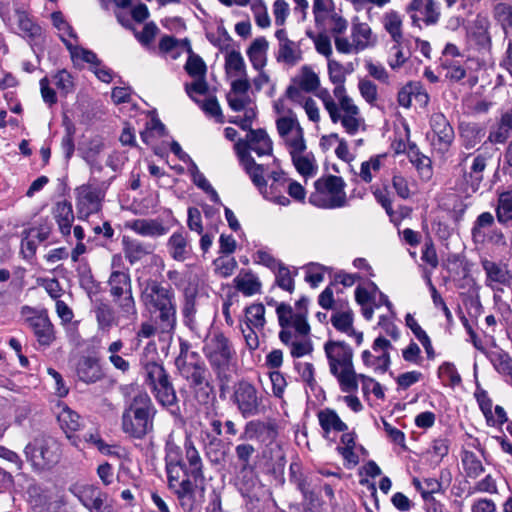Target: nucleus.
<instances>
[{
	"instance_id": "f257e3e1",
	"label": "nucleus",
	"mask_w": 512,
	"mask_h": 512,
	"mask_svg": "<svg viewBox=\"0 0 512 512\" xmlns=\"http://www.w3.org/2000/svg\"><path fill=\"white\" fill-rule=\"evenodd\" d=\"M307 304L308 300L301 298L296 302L295 307L286 303H279L276 306V314L281 327L279 339L289 348L293 358H301L313 352Z\"/></svg>"
},
{
	"instance_id": "f03ea898",
	"label": "nucleus",
	"mask_w": 512,
	"mask_h": 512,
	"mask_svg": "<svg viewBox=\"0 0 512 512\" xmlns=\"http://www.w3.org/2000/svg\"><path fill=\"white\" fill-rule=\"evenodd\" d=\"M140 299L163 334H172L177 324V304L174 292L156 281L146 282Z\"/></svg>"
},
{
	"instance_id": "7ed1b4c3",
	"label": "nucleus",
	"mask_w": 512,
	"mask_h": 512,
	"mask_svg": "<svg viewBox=\"0 0 512 512\" xmlns=\"http://www.w3.org/2000/svg\"><path fill=\"white\" fill-rule=\"evenodd\" d=\"M156 409L149 395L137 390L126 403L121 416V429L131 438L143 439L153 432Z\"/></svg>"
},
{
	"instance_id": "20e7f679",
	"label": "nucleus",
	"mask_w": 512,
	"mask_h": 512,
	"mask_svg": "<svg viewBox=\"0 0 512 512\" xmlns=\"http://www.w3.org/2000/svg\"><path fill=\"white\" fill-rule=\"evenodd\" d=\"M332 96L327 89L320 90L316 95L321 100L324 109L333 124H340L344 131L354 136L365 130V119L353 98L348 94Z\"/></svg>"
},
{
	"instance_id": "39448f33",
	"label": "nucleus",
	"mask_w": 512,
	"mask_h": 512,
	"mask_svg": "<svg viewBox=\"0 0 512 512\" xmlns=\"http://www.w3.org/2000/svg\"><path fill=\"white\" fill-rule=\"evenodd\" d=\"M329 371L337 379L344 393L358 390V375L353 364V350L343 341L328 340L324 344Z\"/></svg>"
},
{
	"instance_id": "423d86ee",
	"label": "nucleus",
	"mask_w": 512,
	"mask_h": 512,
	"mask_svg": "<svg viewBox=\"0 0 512 512\" xmlns=\"http://www.w3.org/2000/svg\"><path fill=\"white\" fill-rule=\"evenodd\" d=\"M175 364L181 376L194 388L196 398L200 402H206L211 391L208 381L209 372L198 353L190 351L187 342H180V353Z\"/></svg>"
},
{
	"instance_id": "0eeeda50",
	"label": "nucleus",
	"mask_w": 512,
	"mask_h": 512,
	"mask_svg": "<svg viewBox=\"0 0 512 512\" xmlns=\"http://www.w3.org/2000/svg\"><path fill=\"white\" fill-rule=\"evenodd\" d=\"M493 153L488 148H478L473 152L460 151L455 169L462 176L464 183L472 191H477L484 179V172L491 162Z\"/></svg>"
},
{
	"instance_id": "6e6552de",
	"label": "nucleus",
	"mask_w": 512,
	"mask_h": 512,
	"mask_svg": "<svg viewBox=\"0 0 512 512\" xmlns=\"http://www.w3.org/2000/svg\"><path fill=\"white\" fill-rule=\"evenodd\" d=\"M315 191L309 202L318 208L335 209L346 205L347 196L344 180L335 175L322 176L314 183Z\"/></svg>"
},
{
	"instance_id": "1a4fd4ad",
	"label": "nucleus",
	"mask_w": 512,
	"mask_h": 512,
	"mask_svg": "<svg viewBox=\"0 0 512 512\" xmlns=\"http://www.w3.org/2000/svg\"><path fill=\"white\" fill-rule=\"evenodd\" d=\"M231 401L243 418L259 416L266 412L264 394L247 380H240L234 384Z\"/></svg>"
},
{
	"instance_id": "9d476101",
	"label": "nucleus",
	"mask_w": 512,
	"mask_h": 512,
	"mask_svg": "<svg viewBox=\"0 0 512 512\" xmlns=\"http://www.w3.org/2000/svg\"><path fill=\"white\" fill-rule=\"evenodd\" d=\"M484 273V285L493 292L494 298L500 297L506 288L512 287V265L508 260L480 259Z\"/></svg>"
},
{
	"instance_id": "9b49d317",
	"label": "nucleus",
	"mask_w": 512,
	"mask_h": 512,
	"mask_svg": "<svg viewBox=\"0 0 512 512\" xmlns=\"http://www.w3.org/2000/svg\"><path fill=\"white\" fill-rule=\"evenodd\" d=\"M211 367L218 373L226 371L235 357V350L229 339L221 332H212L206 339L203 347Z\"/></svg>"
},
{
	"instance_id": "f8f14e48",
	"label": "nucleus",
	"mask_w": 512,
	"mask_h": 512,
	"mask_svg": "<svg viewBox=\"0 0 512 512\" xmlns=\"http://www.w3.org/2000/svg\"><path fill=\"white\" fill-rule=\"evenodd\" d=\"M108 285L119 315L124 318L136 316L137 309L132 295L129 274L122 271H113L108 279Z\"/></svg>"
},
{
	"instance_id": "ddd939ff",
	"label": "nucleus",
	"mask_w": 512,
	"mask_h": 512,
	"mask_svg": "<svg viewBox=\"0 0 512 512\" xmlns=\"http://www.w3.org/2000/svg\"><path fill=\"white\" fill-rule=\"evenodd\" d=\"M20 315L24 323L32 330L38 344L44 348L55 341V331L47 310L23 306Z\"/></svg>"
},
{
	"instance_id": "4468645a",
	"label": "nucleus",
	"mask_w": 512,
	"mask_h": 512,
	"mask_svg": "<svg viewBox=\"0 0 512 512\" xmlns=\"http://www.w3.org/2000/svg\"><path fill=\"white\" fill-rule=\"evenodd\" d=\"M26 457L37 469H45L59 458V444L49 436L35 438L25 447Z\"/></svg>"
},
{
	"instance_id": "2eb2a0df",
	"label": "nucleus",
	"mask_w": 512,
	"mask_h": 512,
	"mask_svg": "<svg viewBox=\"0 0 512 512\" xmlns=\"http://www.w3.org/2000/svg\"><path fill=\"white\" fill-rule=\"evenodd\" d=\"M429 124L432 132L431 147L440 157L446 158L454 144V129L442 112L432 113Z\"/></svg>"
},
{
	"instance_id": "dca6fc26",
	"label": "nucleus",
	"mask_w": 512,
	"mask_h": 512,
	"mask_svg": "<svg viewBox=\"0 0 512 512\" xmlns=\"http://www.w3.org/2000/svg\"><path fill=\"white\" fill-rule=\"evenodd\" d=\"M376 38L368 23L354 21L351 27V40L336 38V50L341 54H357L374 46Z\"/></svg>"
},
{
	"instance_id": "f3484780",
	"label": "nucleus",
	"mask_w": 512,
	"mask_h": 512,
	"mask_svg": "<svg viewBox=\"0 0 512 512\" xmlns=\"http://www.w3.org/2000/svg\"><path fill=\"white\" fill-rule=\"evenodd\" d=\"M247 92L237 91L231 87V91L227 94L229 107L236 112L244 111L243 117H233L229 119V122L238 125L243 130L250 129L252 121L256 117L255 108Z\"/></svg>"
},
{
	"instance_id": "a211bd4d",
	"label": "nucleus",
	"mask_w": 512,
	"mask_h": 512,
	"mask_svg": "<svg viewBox=\"0 0 512 512\" xmlns=\"http://www.w3.org/2000/svg\"><path fill=\"white\" fill-rule=\"evenodd\" d=\"M392 344L384 337L374 340L372 350H364L361 354L363 364L376 373H385L390 366V354Z\"/></svg>"
},
{
	"instance_id": "6ab92c4d",
	"label": "nucleus",
	"mask_w": 512,
	"mask_h": 512,
	"mask_svg": "<svg viewBox=\"0 0 512 512\" xmlns=\"http://www.w3.org/2000/svg\"><path fill=\"white\" fill-rule=\"evenodd\" d=\"M226 75L233 79L231 86L237 91H248L250 81L247 74L246 63L239 51L232 50L225 56Z\"/></svg>"
},
{
	"instance_id": "aec40b11",
	"label": "nucleus",
	"mask_w": 512,
	"mask_h": 512,
	"mask_svg": "<svg viewBox=\"0 0 512 512\" xmlns=\"http://www.w3.org/2000/svg\"><path fill=\"white\" fill-rule=\"evenodd\" d=\"M406 12L410 15L412 25L418 28H421V21L430 26L435 25L440 18V9L434 0H411Z\"/></svg>"
},
{
	"instance_id": "412c9836",
	"label": "nucleus",
	"mask_w": 512,
	"mask_h": 512,
	"mask_svg": "<svg viewBox=\"0 0 512 512\" xmlns=\"http://www.w3.org/2000/svg\"><path fill=\"white\" fill-rule=\"evenodd\" d=\"M77 208L81 215L88 217L101 209L104 198L103 191L91 183L81 185L76 189Z\"/></svg>"
},
{
	"instance_id": "4be33fe9",
	"label": "nucleus",
	"mask_w": 512,
	"mask_h": 512,
	"mask_svg": "<svg viewBox=\"0 0 512 512\" xmlns=\"http://www.w3.org/2000/svg\"><path fill=\"white\" fill-rule=\"evenodd\" d=\"M246 139H240L235 143V151L238 155V145L243 144L244 154H250V150L254 151L258 156L270 155L272 153V141L268 134L262 130H253L251 127L247 129Z\"/></svg>"
},
{
	"instance_id": "5701e85b",
	"label": "nucleus",
	"mask_w": 512,
	"mask_h": 512,
	"mask_svg": "<svg viewBox=\"0 0 512 512\" xmlns=\"http://www.w3.org/2000/svg\"><path fill=\"white\" fill-rule=\"evenodd\" d=\"M276 436L277 431L271 423L261 420H250L245 424L239 440L248 443L251 441L271 443Z\"/></svg>"
},
{
	"instance_id": "b1692460",
	"label": "nucleus",
	"mask_w": 512,
	"mask_h": 512,
	"mask_svg": "<svg viewBox=\"0 0 512 512\" xmlns=\"http://www.w3.org/2000/svg\"><path fill=\"white\" fill-rule=\"evenodd\" d=\"M278 40V51L276 60L289 66H294L302 60V51L299 43L290 40L285 29H279L275 32Z\"/></svg>"
},
{
	"instance_id": "393cba45",
	"label": "nucleus",
	"mask_w": 512,
	"mask_h": 512,
	"mask_svg": "<svg viewBox=\"0 0 512 512\" xmlns=\"http://www.w3.org/2000/svg\"><path fill=\"white\" fill-rule=\"evenodd\" d=\"M71 492L90 512H101L107 495L90 484L75 485Z\"/></svg>"
},
{
	"instance_id": "a878e982",
	"label": "nucleus",
	"mask_w": 512,
	"mask_h": 512,
	"mask_svg": "<svg viewBox=\"0 0 512 512\" xmlns=\"http://www.w3.org/2000/svg\"><path fill=\"white\" fill-rule=\"evenodd\" d=\"M197 482L195 480L192 482L189 478H183L174 488L181 507L187 512L192 511L203 498L204 487L198 486Z\"/></svg>"
},
{
	"instance_id": "bb28decb",
	"label": "nucleus",
	"mask_w": 512,
	"mask_h": 512,
	"mask_svg": "<svg viewBox=\"0 0 512 512\" xmlns=\"http://www.w3.org/2000/svg\"><path fill=\"white\" fill-rule=\"evenodd\" d=\"M270 185H265L260 193L263 197L275 204L288 206L290 199L284 195L286 191L287 176L283 171H274L270 175Z\"/></svg>"
},
{
	"instance_id": "cd10ccee",
	"label": "nucleus",
	"mask_w": 512,
	"mask_h": 512,
	"mask_svg": "<svg viewBox=\"0 0 512 512\" xmlns=\"http://www.w3.org/2000/svg\"><path fill=\"white\" fill-rule=\"evenodd\" d=\"M125 227L142 237L157 238L167 233L168 229L157 219H133L125 223Z\"/></svg>"
},
{
	"instance_id": "c85d7f7f",
	"label": "nucleus",
	"mask_w": 512,
	"mask_h": 512,
	"mask_svg": "<svg viewBox=\"0 0 512 512\" xmlns=\"http://www.w3.org/2000/svg\"><path fill=\"white\" fill-rule=\"evenodd\" d=\"M286 96L293 103L301 106L309 121L318 124L321 120V112L317 102L310 96H305L295 86H289L286 90Z\"/></svg>"
},
{
	"instance_id": "c756f323",
	"label": "nucleus",
	"mask_w": 512,
	"mask_h": 512,
	"mask_svg": "<svg viewBox=\"0 0 512 512\" xmlns=\"http://www.w3.org/2000/svg\"><path fill=\"white\" fill-rule=\"evenodd\" d=\"M75 372L78 379L87 384L95 383L104 377L99 361L90 356H83L78 360Z\"/></svg>"
},
{
	"instance_id": "7c9ffc66",
	"label": "nucleus",
	"mask_w": 512,
	"mask_h": 512,
	"mask_svg": "<svg viewBox=\"0 0 512 512\" xmlns=\"http://www.w3.org/2000/svg\"><path fill=\"white\" fill-rule=\"evenodd\" d=\"M458 134L461 146L468 152L481 143L485 130L478 123L461 121L458 124Z\"/></svg>"
},
{
	"instance_id": "2f4dec72",
	"label": "nucleus",
	"mask_w": 512,
	"mask_h": 512,
	"mask_svg": "<svg viewBox=\"0 0 512 512\" xmlns=\"http://www.w3.org/2000/svg\"><path fill=\"white\" fill-rule=\"evenodd\" d=\"M221 4L227 7L239 6L245 7L250 4L251 11L254 15L256 24L260 28H268L271 25V20L268 14L267 6L263 0H218Z\"/></svg>"
},
{
	"instance_id": "473e14b6",
	"label": "nucleus",
	"mask_w": 512,
	"mask_h": 512,
	"mask_svg": "<svg viewBox=\"0 0 512 512\" xmlns=\"http://www.w3.org/2000/svg\"><path fill=\"white\" fill-rule=\"evenodd\" d=\"M243 147V144L238 145V158L251 181L260 192L267 183L264 178V166L257 164L250 154H244L242 152L244 150Z\"/></svg>"
},
{
	"instance_id": "72a5a7b5",
	"label": "nucleus",
	"mask_w": 512,
	"mask_h": 512,
	"mask_svg": "<svg viewBox=\"0 0 512 512\" xmlns=\"http://www.w3.org/2000/svg\"><path fill=\"white\" fill-rule=\"evenodd\" d=\"M169 255L178 262H184L191 257L192 247L187 237L181 232H174L167 241Z\"/></svg>"
},
{
	"instance_id": "f704fd0d",
	"label": "nucleus",
	"mask_w": 512,
	"mask_h": 512,
	"mask_svg": "<svg viewBox=\"0 0 512 512\" xmlns=\"http://www.w3.org/2000/svg\"><path fill=\"white\" fill-rule=\"evenodd\" d=\"M328 76L332 84L335 85L331 95L337 96L338 91L342 95L348 94L345 88V81L347 75L352 71V68L344 66L342 63L335 59H329L327 63Z\"/></svg>"
},
{
	"instance_id": "c9c22d12",
	"label": "nucleus",
	"mask_w": 512,
	"mask_h": 512,
	"mask_svg": "<svg viewBox=\"0 0 512 512\" xmlns=\"http://www.w3.org/2000/svg\"><path fill=\"white\" fill-rule=\"evenodd\" d=\"M268 49L269 43L265 37L255 38L247 48V57L255 70L261 71L267 65Z\"/></svg>"
},
{
	"instance_id": "e433bc0d",
	"label": "nucleus",
	"mask_w": 512,
	"mask_h": 512,
	"mask_svg": "<svg viewBox=\"0 0 512 512\" xmlns=\"http://www.w3.org/2000/svg\"><path fill=\"white\" fill-rule=\"evenodd\" d=\"M122 244L125 258L130 264H135L154 251L153 245L143 243L128 236H123Z\"/></svg>"
},
{
	"instance_id": "4c0bfd02",
	"label": "nucleus",
	"mask_w": 512,
	"mask_h": 512,
	"mask_svg": "<svg viewBox=\"0 0 512 512\" xmlns=\"http://www.w3.org/2000/svg\"><path fill=\"white\" fill-rule=\"evenodd\" d=\"M93 312L100 330H109L117 323L115 311L103 299L93 300Z\"/></svg>"
},
{
	"instance_id": "58836bf2",
	"label": "nucleus",
	"mask_w": 512,
	"mask_h": 512,
	"mask_svg": "<svg viewBox=\"0 0 512 512\" xmlns=\"http://www.w3.org/2000/svg\"><path fill=\"white\" fill-rule=\"evenodd\" d=\"M381 22L393 43L404 42L403 19L397 11L390 10L384 13Z\"/></svg>"
},
{
	"instance_id": "ea45409f",
	"label": "nucleus",
	"mask_w": 512,
	"mask_h": 512,
	"mask_svg": "<svg viewBox=\"0 0 512 512\" xmlns=\"http://www.w3.org/2000/svg\"><path fill=\"white\" fill-rule=\"evenodd\" d=\"M512 133V107L501 114L499 122L495 129L491 130L488 140L491 143L503 144Z\"/></svg>"
},
{
	"instance_id": "a19ab883",
	"label": "nucleus",
	"mask_w": 512,
	"mask_h": 512,
	"mask_svg": "<svg viewBox=\"0 0 512 512\" xmlns=\"http://www.w3.org/2000/svg\"><path fill=\"white\" fill-rule=\"evenodd\" d=\"M293 165L297 172L304 178H310L316 175L318 165L312 152H300L291 155Z\"/></svg>"
},
{
	"instance_id": "79ce46f5",
	"label": "nucleus",
	"mask_w": 512,
	"mask_h": 512,
	"mask_svg": "<svg viewBox=\"0 0 512 512\" xmlns=\"http://www.w3.org/2000/svg\"><path fill=\"white\" fill-rule=\"evenodd\" d=\"M317 417L325 437L332 431L344 432L348 429L347 425L332 409L326 408L319 411Z\"/></svg>"
},
{
	"instance_id": "37998d69",
	"label": "nucleus",
	"mask_w": 512,
	"mask_h": 512,
	"mask_svg": "<svg viewBox=\"0 0 512 512\" xmlns=\"http://www.w3.org/2000/svg\"><path fill=\"white\" fill-rule=\"evenodd\" d=\"M54 217L58 223L60 232L63 235H69L74 221V213L71 203L60 201L54 208Z\"/></svg>"
},
{
	"instance_id": "c03bdc74",
	"label": "nucleus",
	"mask_w": 512,
	"mask_h": 512,
	"mask_svg": "<svg viewBox=\"0 0 512 512\" xmlns=\"http://www.w3.org/2000/svg\"><path fill=\"white\" fill-rule=\"evenodd\" d=\"M408 158L412 165L417 169L422 178L430 179L432 176V161L417 148L416 145H410L408 149Z\"/></svg>"
},
{
	"instance_id": "a18cd8bd",
	"label": "nucleus",
	"mask_w": 512,
	"mask_h": 512,
	"mask_svg": "<svg viewBox=\"0 0 512 512\" xmlns=\"http://www.w3.org/2000/svg\"><path fill=\"white\" fill-rule=\"evenodd\" d=\"M235 288L245 296H252L261 289V282L252 272L240 273L234 278Z\"/></svg>"
},
{
	"instance_id": "49530a36",
	"label": "nucleus",
	"mask_w": 512,
	"mask_h": 512,
	"mask_svg": "<svg viewBox=\"0 0 512 512\" xmlns=\"http://www.w3.org/2000/svg\"><path fill=\"white\" fill-rule=\"evenodd\" d=\"M61 40L70 52V56L74 63L80 64L81 62H86L91 65H100V61L93 51L73 44L70 40L64 38L63 35L61 36Z\"/></svg>"
},
{
	"instance_id": "de8ad7c7",
	"label": "nucleus",
	"mask_w": 512,
	"mask_h": 512,
	"mask_svg": "<svg viewBox=\"0 0 512 512\" xmlns=\"http://www.w3.org/2000/svg\"><path fill=\"white\" fill-rule=\"evenodd\" d=\"M185 456L189 464V475L195 480L202 482L204 479L202 471V460L199 452L191 441L185 442Z\"/></svg>"
},
{
	"instance_id": "09e8293b",
	"label": "nucleus",
	"mask_w": 512,
	"mask_h": 512,
	"mask_svg": "<svg viewBox=\"0 0 512 512\" xmlns=\"http://www.w3.org/2000/svg\"><path fill=\"white\" fill-rule=\"evenodd\" d=\"M497 221L504 225H512V191L503 192L499 195L496 206Z\"/></svg>"
},
{
	"instance_id": "8fccbe9b",
	"label": "nucleus",
	"mask_w": 512,
	"mask_h": 512,
	"mask_svg": "<svg viewBox=\"0 0 512 512\" xmlns=\"http://www.w3.org/2000/svg\"><path fill=\"white\" fill-rule=\"evenodd\" d=\"M494 216L490 212L481 213L472 228V237L476 243H485L487 229L493 228Z\"/></svg>"
},
{
	"instance_id": "3c124183",
	"label": "nucleus",
	"mask_w": 512,
	"mask_h": 512,
	"mask_svg": "<svg viewBox=\"0 0 512 512\" xmlns=\"http://www.w3.org/2000/svg\"><path fill=\"white\" fill-rule=\"evenodd\" d=\"M461 462L464 472L469 478L475 479L485 470L481 460L471 451H463L461 455Z\"/></svg>"
},
{
	"instance_id": "603ef678",
	"label": "nucleus",
	"mask_w": 512,
	"mask_h": 512,
	"mask_svg": "<svg viewBox=\"0 0 512 512\" xmlns=\"http://www.w3.org/2000/svg\"><path fill=\"white\" fill-rule=\"evenodd\" d=\"M58 421L69 439H71L72 436H70L68 433L77 431L81 426L80 416L67 406L63 407L59 412Z\"/></svg>"
},
{
	"instance_id": "864d4df0",
	"label": "nucleus",
	"mask_w": 512,
	"mask_h": 512,
	"mask_svg": "<svg viewBox=\"0 0 512 512\" xmlns=\"http://www.w3.org/2000/svg\"><path fill=\"white\" fill-rule=\"evenodd\" d=\"M297 82L300 91L314 92L320 86V78L314 70L309 66H303L297 77Z\"/></svg>"
},
{
	"instance_id": "5fc2aeb1",
	"label": "nucleus",
	"mask_w": 512,
	"mask_h": 512,
	"mask_svg": "<svg viewBox=\"0 0 512 512\" xmlns=\"http://www.w3.org/2000/svg\"><path fill=\"white\" fill-rule=\"evenodd\" d=\"M385 160L386 155L381 154L376 155L370 158L368 161L363 162L360 167V178L364 182L370 183L384 165Z\"/></svg>"
},
{
	"instance_id": "6e6d98bb",
	"label": "nucleus",
	"mask_w": 512,
	"mask_h": 512,
	"mask_svg": "<svg viewBox=\"0 0 512 512\" xmlns=\"http://www.w3.org/2000/svg\"><path fill=\"white\" fill-rule=\"evenodd\" d=\"M189 173L192 176V180L194 184L202 189L205 193H207L211 199V201L215 203L220 202V198L216 190L211 186L206 177L199 171L195 162H191L188 168Z\"/></svg>"
},
{
	"instance_id": "4d7b16f0",
	"label": "nucleus",
	"mask_w": 512,
	"mask_h": 512,
	"mask_svg": "<svg viewBox=\"0 0 512 512\" xmlns=\"http://www.w3.org/2000/svg\"><path fill=\"white\" fill-rule=\"evenodd\" d=\"M246 325L262 330L266 324L265 307L262 303H254L245 309Z\"/></svg>"
},
{
	"instance_id": "13d9d810",
	"label": "nucleus",
	"mask_w": 512,
	"mask_h": 512,
	"mask_svg": "<svg viewBox=\"0 0 512 512\" xmlns=\"http://www.w3.org/2000/svg\"><path fill=\"white\" fill-rule=\"evenodd\" d=\"M152 391L155 395V398L161 405L170 407L176 404V393L169 379L154 386Z\"/></svg>"
},
{
	"instance_id": "bf43d9fd",
	"label": "nucleus",
	"mask_w": 512,
	"mask_h": 512,
	"mask_svg": "<svg viewBox=\"0 0 512 512\" xmlns=\"http://www.w3.org/2000/svg\"><path fill=\"white\" fill-rule=\"evenodd\" d=\"M16 18L18 23V28L20 29L22 35L27 38H35L41 34V28L38 26L31 17L22 10L16 11Z\"/></svg>"
},
{
	"instance_id": "052dcab7",
	"label": "nucleus",
	"mask_w": 512,
	"mask_h": 512,
	"mask_svg": "<svg viewBox=\"0 0 512 512\" xmlns=\"http://www.w3.org/2000/svg\"><path fill=\"white\" fill-rule=\"evenodd\" d=\"M277 131L282 139L295 133L301 129L296 115L292 111H288V115L280 116L276 120Z\"/></svg>"
},
{
	"instance_id": "680f3d73",
	"label": "nucleus",
	"mask_w": 512,
	"mask_h": 512,
	"mask_svg": "<svg viewBox=\"0 0 512 512\" xmlns=\"http://www.w3.org/2000/svg\"><path fill=\"white\" fill-rule=\"evenodd\" d=\"M146 381L151 388L169 379L164 367L156 362H149L144 366Z\"/></svg>"
},
{
	"instance_id": "e2e57ef3",
	"label": "nucleus",
	"mask_w": 512,
	"mask_h": 512,
	"mask_svg": "<svg viewBox=\"0 0 512 512\" xmlns=\"http://www.w3.org/2000/svg\"><path fill=\"white\" fill-rule=\"evenodd\" d=\"M213 265L215 273L223 278L231 276L238 266L236 259L230 255L217 257Z\"/></svg>"
},
{
	"instance_id": "0e129e2a",
	"label": "nucleus",
	"mask_w": 512,
	"mask_h": 512,
	"mask_svg": "<svg viewBox=\"0 0 512 512\" xmlns=\"http://www.w3.org/2000/svg\"><path fill=\"white\" fill-rule=\"evenodd\" d=\"M491 362L496 371L506 377V381L512 380V358L507 353H494Z\"/></svg>"
},
{
	"instance_id": "69168bd1",
	"label": "nucleus",
	"mask_w": 512,
	"mask_h": 512,
	"mask_svg": "<svg viewBox=\"0 0 512 512\" xmlns=\"http://www.w3.org/2000/svg\"><path fill=\"white\" fill-rule=\"evenodd\" d=\"M332 325L340 332L351 334L353 332V313L351 310L336 312L331 317Z\"/></svg>"
},
{
	"instance_id": "338daca9",
	"label": "nucleus",
	"mask_w": 512,
	"mask_h": 512,
	"mask_svg": "<svg viewBox=\"0 0 512 512\" xmlns=\"http://www.w3.org/2000/svg\"><path fill=\"white\" fill-rule=\"evenodd\" d=\"M255 452L256 448L248 442L242 441V443L236 445L235 454L242 464L241 473H246L252 470L250 467V460Z\"/></svg>"
},
{
	"instance_id": "774afa93",
	"label": "nucleus",
	"mask_w": 512,
	"mask_h": 512,
	"mask_svg": "<svg viewBox=\"0 0 512 512\" xmlns=\"http://www.w3.org/2000/svg\"><path fill=\"white\" fill-rule=\"evenodd\" d=\"M438 376L446 385L452 387L461 383V376L458 373L455 365L450 362H444L438 368Z\"/></svg>"
}]
</instances>
